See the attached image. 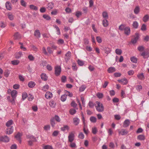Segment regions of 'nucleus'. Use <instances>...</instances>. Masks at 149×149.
<instances>
[{
	"mask_svg": "<svg viewBox=\"0 0 149 149\" xmlns=\"http://www.w3.org/2000/svg\"><path fill=\"white\" fill-rule=\"evenodd\" d=\"M95 106L96 110L99 112H102L104 110V107L102 104L99 101H96Z\"/></svg>",
	"mask_w": 149,
	"mask_h": 149,
	"instance_id": "f257e3e1",
	"label": "nucleus"
},
{
	"mask_svg": "<svg viewBox=\"0 0 149 149\" xmlns=\"http://www.w3.org/2000/svg\"><path fill=\"white\" fill-rule=\"evenodd\" d=\"M27 138L29 139L28 141V143L30 145H32L33 142L36 141V138L34 136L31 135H27Z\"/></svg>",
	"mask_w": 149,
	"mask_h": 149,
	"instance_id": "f03ea898",
	"label": "nucleus"
},
{
	"mask_svg": "<svg viewBox=\"0 0 149 149\" xmlns=\"http://www.w3.org/2000/svg\"><path fill=\"white\" fill-rule=\"evenodd\" d=\"M61 72V68L60 66H57L55 68V74L56 76L59 75Z\"/></svg>",
	"mask_w": 149,
	"mask_h": 149,
	"instance_id": "7ed1b4c3",
	"label": "nucleus"
},
{
	"mask_svg": "<svg viewBox=\"0 0 149 149\" xmlns=\"http://www.w3.org/2000/svg\"><path fill=\"white\" fill-rule=\"evenodd\" d=\"M118 131L119 135H125L128 134V132L127 130L122 129L121 130H118Z\"/></svg>",
	"mask_w": 149,
	"mask_h": 149,
	"instance_id": "20e7f679",
	"label": "nucleus"
},
{
	"mask_svg": "<svg viewBox=\"0 0 149 149\" xmlns=\"http://www.w3.org/2000/svg\"><path fill=\"white\" fill-rule=\"evenodd\" d=\"M74 134L72 132L69 133L68 136V141L70 142H72L74 140Z\"/></svg>",
	"mask_w": 149,
	"mask_h": 149,
	"instance_id": "39448f33",
	"label": "nucleus"
},
{
	"mask_svg": "<svg viewBox=\"0 0 149 149\" xmlns=\"http://www.w3.org/2000/svg\"><path fill=\"white\" fill-rule=\"evenodd\" d=\"M0 141L5 142H8L9 141V138L6 136L0 137Z\"/></svg>",
	"mask_w": 149,
	"mask_h": 149,
	"instance_id": "423d86ee",
	"label": "nucleus"
},
{
	"mask_svg": "<svg viewBox=\"0 0 149 149\" xmlns=\"http://www.w3.org/2000/svg\"><path fill=\"white\" fill-rule=\"evenodd\" d=\"M71 56V53L70 52L68 51L65 55L64 58L65 61L67 62L70 59Z\"/></svg>",
	"mask_w": 149,
	"mask_h": 149,
	"instance_id": "0eeeda50",
	"label": "nucleus"
},
{
	"mask_svg": "<svg viewBox=\"0 0 149 149\" xmlns=\"http://www.w3.org/2000/svg\"><path fill=\"white\" fill-rule=\"evenodd\" d=\"M139 38V33H136L134 38L132 40V43L133 44L136 43L137 41L138 40Z\"/></svg>",
	"mask_w": 149,
	"mask_h": 149,
	"instance_id": "6e6552de",
	"label": "nucleus"
},
{
	"mask_svg": "<svg viewBox=\"0 0 149 149\" xmlns=\"http://www.w3.org/2000/svg\"><path fill=\"white\" fill-rule=\"evenodd\" d=\"M53 96L52 93L50 92H47L45 95V97L47 99H49L52 97Z\"/></svg>",
	"mask_w": 149,
	"mask_h": 149,
	"instance_id": "1a4fd4ad",
	"label": "nucleus"
},
{
	"mask_svg": "<svg viewBox=\"0 0 149 149\" xmlns=\"http://www.w3.org/2000/svg\"><path fill=\"white\" fill-rule=\"evenodd\" d=\"M13 131V127L8 128L6 129V133L8 134H12Z\"/></svg>",
	"mask_w": 149,
	"mask_h": 149,
	"instance_id": "9d476101",
	"label": "nucleus"
},
{
	"mask_svg": "<svg viewBox=\"0 0 149 149\" xmlns=\"http://www.w3.org/2000/svg\"><path fill=\"white\" fill-rule=\"evenodd\" d=\"M125 33L127 35H128L130 33V29L128 27H126L124 29V30Z\"/></svg>",
	"mask_w": 149,
	"mask_h": 149,
	"instance_id": "9b49d317",
	"label": "nucleus"
},
{
	"mask_svg": "<svg viewBox=\"0 0 149 149\" xmlns=\"http://www.w3.org/2000/svg\"><path fill=\"white\" fill-rule=\"evenodd\" d=\"M118 81L119 83L123 85L126 84L128 82V80L126 78H124L120 80H118Z\"/></svg>",
	"mask_w": 149,
	"mask_h": 149,
	"instance_id": "f8f14e48",
	"label": "nucleus"
},
{
	"mask_svg": "<svg viewBox=\"0 0 149 149\" xmlns=\"http://www.w3.org/2000/svg\"><path fill=\"white\" fill-rule=\"evenodd\" d=\"M130 123V120L128 119H126L123 123V127H128L129 126Z\"/></svg>",
	"mask_w": 149,
	"mask_h": 149,
	"instance_id": "ddd939ff",
	"label": "nucleus"
},
{
	"mask_svg": "<svg viewBox=\"0 0 149 149\" xmlns=\"http://www.w3.org/2000/svg\"><path fill=\"white\" fill-rule=\"evenodd\" d=\"M17 92L15 90H13L11 92V95L12 98H16L17 96Z\"/></svg>",
	"mask_w": 149,
	"mask_h": 149,
	"instance_id": "4468645a",
	"label": "nucleus"
},
{
	"mask_svg": "<svg viewBox=\"0 0 149 149\" xmlns=\"http://www.w3.org/2000/svg\"><path fill=\"white\" fill-rule=\"evenodd\" d=\"M102 24L104 27H107L109 25V22L107 19H103L102 20Z\"/></svg>",
	"mask_w": 149,
	"mask_h": 149,
	"instance_id": "2eb2a0df",
	"label": "nucleus"
},
{
	"mask_svg": "<svg viewBox=\"0 0 149 149\" xmlns=\"http://www.w3.org/2000/svg\"><path fill=\"white\" fill-rule=\"evenodd\" d=\"M54 7V4L52 3H49L47 5V8L48 10H51Z\"/></svg>",
	"mask_w": 149,
	"mask_h": 149,
	"instance_id": "dca6fc26",
	"label": "nucleus"
},
{
	"mask_svg": "<svg viewBox=\"0 0 149 149\" xmlns=\"http://www.w3.org/2000/svg\"><path fill=\"white\" fill-rule=\"evenodd\" d=\"M102 16L103 19H108L109 18L108 14L106 11H104L102 13Z\"/></svg>",
	"mask_w": 149,
	"mask_h": 149,
	"instance_id": "f3484780",
	"label": "nucleus"
},
{
	"mask_svg": "<svg viewBox=\"0 0 149 149\" xmlns=\"http://www.w3.org/2000/svg\"><path fill=\"white\" fill-rule=\"evenodd\" d=\"M80 120L78 118L75 117L73 119V121L74 124L76 125H77L79 124Z\"/></svg>",
	"mask_w": 149,
	"mask_h": 149,
	"instance_id": "a211bd4d",
	"label": "nucleus"
},
{
	"mask_svg": "<svg viewBox=\"0 0 149 149\" xmlns=\"http://www.w3.org/2000/svg\"><path fill=\"white\" fill-rule=\"evenodd\" d=\"M34 35L38 38L40 37V33L39 30L37 29L35 30L34 32Z\"/></svg>",
	"mask_w": 149,
	"mask_h": 149,
	"instance_id": "6ab92c4d",
	"label": "nucleus"
},
{
	"mask_svg": "<svg viewBox=\"0 0 149 149\" xmlns=\"http://www.w3.org/2000/svg\"><path fill=\"white\" fill-rule=\"evenodd\" d=\"M23 54L22 52H19L16 53L15 54V58H16L19 59L20 57L22 56Z\"/></svg>",
	"mask_w": 149,
	"mask_h": 149,
	"instance_id": "aec40b11",
	"label": "nucleus"
},
{
	"mask_svg": "<svg viewBox=\"0 0 149 149\" xmlns=\"http://www.w3.org/2000/svg\"><path fill=\"white\" fill-rule=\"evenodd\" d=\"M138 78L140 80H143L144 79L145 77L143 73H139L137 75Z\"/></svg>",
	"mask_w": 149,
	"mask_h": 149,
	"instance_id": "412c9836",
	"label": "nucleus"
},
{
	"mask_svg": "<svg viewBox=\"0 0 149 149\" xmlns=\"http://www.w3.org/2000/svg\"><path fill=\"white\" fill-rule=\"evenodd\" d=\"M36 85V84L35 82L31 81L29 82L28 84V86L30 88H32L33 87Z\"/></svg>",
	"mask_w": 149,
	"mask_h": 149,
	"instance_id": "4be33fe9",
	"label": "nucleus"
},
{
	"mask_svg": "<svg viewBox=\"0 0 149 149\" xmlns=\"http://www.w3.org/2000/svg\"><path fill=\"white\" fill-rule=\"evenodd\" d=\"M116 71V69L114 67H110L108 69L107 71L109 73H113Z\"/></svg>",
	"mask_w": 149,
	"mask_h": 149,
	"instance_id": "5701e85b",
	"label": "nucleus"
},
{
	"mask_svg": "<svg viewBox=\"0 0 149 149\" xmlns=\"http://www.w3.org/2000/svg\"><path fill=\"white\" fill-rule=\"evenodd\" d=\"M22 136V134L19 132H18L15 136V138L19 141L20 143L21 142V140L20 139V137Z\"/></svg>",
	"mask_w": 149,
	"mask_h": 149,
	"instance_id": "b1692460",
	"label": "nucleus"
},
{
	"mask_svg": "<svg viewBox=\"0 0 149 149\" xmlns=\"http://www.w3.org/2000/svg\"><path fill=\"white\" fill-rule=\"evenodd\" d=\"M19 61L18 60H15L11 61V63L13 65H17L19 63Z\"/></svg>",
	"mask_w": 149,
	"mask_h": 149,
	"instance_id": "393cba45",
	"label": "nucleus"
},
{
	"mask_svg": "<svg viewBox=\"0 0 149 149\" xmlns=\"http://www.w3.org/2000/svg\"><path fill=\"white\" fill-rule=\"evenodd\" d=\"M13 123V121L12 120H10L7 122L6 125L8 128L10 127H11V125Z\"/></svg>",
	"mask_w": 149,
	"mask_h": 149,
	"instance_id": "a878e982",
	"label": "nucleus"
},
{
	"mask_svg": "<svg viewBox=\"0 0 149 149\" xmlns=\"http://www.w3.org/2000/svg\"><path fill=\"white\" fill-rule=\"evenodd\" d=\"M104 50L105 51V53L107 55L110 53L111 51L110 49L107 47H104Z\"/></svg>",
	"mask_w": 149,
	"mask_h": 149,
	"instance_id": "bb28decb",
	"label": "nucleus"
},
{
	"mask_svg": "<svg viewBox=\"0 0 149 149\" xmlns=\"http://www.w3.org/2000/svg\"><path fill=\"white\" fill-rule=\"evenodd\" d=\"M53 26L56 29L57 34L58 35H60L61 34V32L60 29L56 25H54Z\"/></svg>",
	"mask_w": 149,
	"mask_h": 149,
	"instance_id": "cd10ccee",
	"label": "nucleus"
},
{
	"mask_svg": "<svg viewBox=\"0 0 149 149\" xmlns=\"http://www.w3.org/2000/svg\"><path fill=\"white\" fill-rule=\"evenodd\" d=\"M149 19V16L148 15H145L143 18V21L145 22H147Z\"/></svg>",
	"mask_w": 149,
	"mask_h": 149,
	"instance_id": "c85d7f7f",
	"label": "nucleus"
},
{
	"mask_svg": "<svg viewBox=\"0 0 149 149\" xmlns=\"http://www.w3.org/2000/svg\"><path fill=\"white\" fill-rule=\"evenodd\" d=\"M6 8L9 10H10L12 9L10 3L8 2H7L6 3Z\"/></svg>",
	"mask_w": 149,
	"mask_h": 149,
	"instance_id": "c756f323",
	"label": "nucleus"
},
{
	"mask_svg": "<svg viewBox=\"0 0 149 149\" xmlns=\"http://www.w3.org/2000/svg\"><path fill=\"white\" fill-rule=\"evenodd\" d=\"M40 76L41 78L44 81H46L47 79V77L45 74H42Z\"/></svg>",
	"mask_w": 149,
	"mask_h": 149,
	"instance_id": "7c9ffc66",
	"label": "nucleus"
},
{
	"mask_svg": "<svg viewBox=\"0 0 149 149\" xmlns=\"http://www.w3.org/2000/svg\"><path fill=\"white\" fill-rule=\"evenodd\" d=\"M145 137L143 135H140L137 136V139L139 140H144Z\"/></svg>",
	"mask_w": 149,
	"mask_h": 149,
	"instance_id": "2f4dec72",
	"label": "nucleus"
},
{
	"mask_svg": "<svg viewBox=\"0 0 149 149\" xmlns=\"http://www.w3.org/2000/svg\"><path fill=\"white\" fill-rule=\"evenodd\" d=\"M76 110L73 108L70 109L69 111L71 115H74L76 113Z\"/></svg>",
	"mask_w": 149,
	"mask_h": 149,
	"instance_id": "473e14b6",
	"label": "nucleus"
},
{
	"mask_svg": "<svg viewBox=\"0 0 149 149\" xmlns=\"http://www.w3.org/2000/svg\"><path fill=\"white\" fill-rule=\"evenodd\" d=\"M132 26L134 28L137 29L139 26V24L137 21H135L133 22Z\"/></svg>",
	"mask_w": 149,
	"mask_h": 149,
	"instance_id": "72a5a7b5",
	"label": "nucleus"
},
{
	"mask_svg": "<svg viewBox=\"0 0 149 149\" xmlns=\"http://www.w3.org/2000/svg\"><path fill=\"white\" fill-rule=\"evenodd\" d=\"M87 126L86 125H84L83 130L84 133L86 134H88L89 133L88 130L87 128Z\"/></svg>",
	"mask_w": 149,
	"mask_h": 149,
	"instance_id": "f704fd0d",
	"label": "nucleus"
},
{
	"mask_svg": "<svg viewBox=\"0 0 149 149\" xmlns=\"http://www.w3.org/2000/svg\"><path fill=\"white\" fill-rule=\"evenodd\" d=\"M140 11V8L138 6H136L134 10V12L135 14H138Z\"/></svg>",
	"mask_w": 149,
	"mask_h": 149,
	"instance_id": "c9c22d12",
	"label": "nucleus"
},
{
	"mask_svg": "<svg viewBox=\"0 0 149 149\" xmlns=\"http://www.w3.org/2000/svg\"><path fill=\"white\" fill-rule=\"evenodd\" d=\"M69 129V127L67 125H65L63 127L61 128V130L64 131L66 130H68Z\"/></svg>",
	"mask_w": 149,
	"mask_h": 149,
	"instance_id": "e433bc0d",
	"label": "nucleus"
},
{
	"mask_svg": "<svg viewBox=\"0 0 149 149\" xmlns=\"http://www.w3.org/2000/svg\"><path fill=\"white\" fill-rule=\"evenodd\" d=\"M67 99L66 95L65 94L62 95L61 97V99L62 101L64 102Z\"/></svg>",
	"mask_w": 149,
	"mask_h": 149,
	"instance_id": "4c0bfd02",
	"label": "nucleus"
},
{
	"mask_svg": "<svg viewBox=\"0 0 149 149\" xmlns=\"http://www.w3.org/2000/svg\"><path fill=\"white\" fill-rule=\"evenodd\" d=\"M122 51L120 49H117L115 50L116 53L118 55H120L122 53Z\"/></svg>",
	"mask_w": 149,
	"mask_h": 149,
	"instance_id": "58836bf2",
	"label": "nucleus"
},
{
	"mask_svg": "<svg viewBox=\"0 0 149 149\" xmlns=\"http://www.w3.org/2000/svg\"><path fill=\"white\" fill-rule=\"evenodd\" d=\"M131 61L133 63H136L137 61V58L134 56L130 58Z\"/></svg>",
	"mask_w": 149,
	"mask_h": 149,
	"instance_id": "ea45409f",
	"label": "nucleus"
},
{
	"mask_svg": "<svg viewBox=\"0 0 149 149\" xmlns=\"http://www.w3.org/2000/svg\"><path fill=\"white\" fill-rule=\"evenodd\" d=\"M31 9L35 10H38V8L36 6L33 5H30L29 6Z\"/></svg>",
	"mask_w": 149,
	"mask_h": 149,
	"instance_id": "a19ab883",
	"label": "nucleus"
},
{
	"mask_svg": "<svg viewBox=\"0 0 149 149\" xmlns=\"http://www.w3.org/2000/svg\"><path fill=\"white\" fill-rule=\"evenodd\" d=\"M50 123L52 126L54 127L55 125V120L54 118H52L50 120Z\"/></svg>",
	"mask_w": 149,
	"mask_h": 149,
	"instance_id": "79ce46f5",
	"label": "nucleus"
},
{
	"mask_svg": "<svg viewBox=\"0 0 149 149\" xmlns=\"http://www.w3.org/2000/svg\"><path fill=\"white\" fill-rule=\"evenodd\" d=\"M96 96L99 99H101L103 97V95L102 93H98L96 94Z\"/></svg>",
	"mask_w": 149,
	"mask_h": 149,
	"instance_id": "37998d69",
	"label": "nucleus"
},
{
	"mask_svg": "<svg viewBox=\"0 0 149 149\" xmlns=\"http://www.w3.org/2000/svg\"><path fill=\"white\" fill-rule=\"evenodd\" d=\"M90 120L91 121L92 123H95L96 121V118L94 116L91 117Z\"/></svg>",
	"mask_w": 149,
	"mask_h": 149,
	"instance_id": "c03bdc74",
	"label": "nucleus"
},
{
	"mask_svg": "<svg viewBox=\"0 0 149 149\" xmlns=\"http://www.w3.org/2000/svg\"><path fill=\"white\" fill-rule=\"evenodd\" d=\"M65 93V95H66V96H68L70 97H72L73 96L72 94L68 91H66Z\"/></svg>",
	"mask_w": 149,
	"mask_h": 149,
	"instance_id": "a18cd8bd",
	"label": "nucleus"
},
{
	"mask_svg": "<svg viewBox=\"0 0 149 149\" xmlns=\"http://www.w3.org/2000/svg\"><path fill=\"white\" fill-rule=\"evenodd\" d=\"M50 127L49 125H46L44 127V129L45 130L48 131L50 130Z\"/></svg>",
	"mask_w": 149,
	"mask_h": 149,
	"instance_id": "49530a36",
	"label": "nucleus"
},
{
	"mask_svg": "<svg viewBox=\"0 0 149 149\" xmlns=\"http://www.w3.org/2000/svg\"><path fill=\"white\" fill-rule=\"evenodd\" d=\"M72 67L73 70L74 71H76L77 70V67L75 63L74 62L72 64Z\"/></svg>",
	"mask_w": 149,
	"mask_h": 149,
	"instance_id": "de8ad7c7",
	"label": "nucleus"
},
{
	"mask_svg": "<svg viewBox=\"0 0 149 149\" xmlns=\"http://www.w3.org/2000/svg\"><path fill=\"white\" fill-rule=\"evenodd\" d=\"M71 105L73 107L76 108V109H78V108L77 107V104L75 103V102L73 101L72 102L71 104Z\"/></svg>",
	"mask_w": 149,
	"mask_h": 149,
	"instance_id": "09e8293b",
	"label": "nucleus"
},
{
	"mask_svg": "<svg viewBox=\"0 0 149 149\" xmlns=\"http://www.w3.org/2000/svg\"><path fill=\"white\" fill-rule=\"evenodd\" d=\"M86 88V86L85 85H83L79 88V90L81 92L83 91Z\"/></svg>",
	"mask_w": 149,
	"mask_h": 149,
	"instance_id": "8fccbe9b",
	"label": "nucleus"
},
{
	"mask_svg": "<svg viewBox=\"0 0 149 149\" xmlns=\"http://www.w3.org/2000/svg\"><path fill=\"white\" fill-rule=\"evenodd\" d=\"M8 17L9 19L11 20H13L14 19V16L11 13H9L8 14Z\"/></svg>",
	"mask_w": 149,
	"mask_h": 149,
	"instance_id": "3c124183",
	"label": "nucleus"
},
{
	"mask_svg": "<svg viewBox=\"0 0 149 149\" xmlns=\"http://www.w3.org/2000/svg\"><path fill=\"white\" fill-rule=\"evenodd\" d=\"M43 149H53L52 147L51 146L47 145L44 146L43 147Z\"/></svg>",
	"mask_w": 149,
	"mask_h": 149,
	"instance_id": "603ef678",
	"label": "nucleus"
},
{
	"mask_svg": "<svg viewBox=\"0 0 149 149\" xmlns=\"http://www.w3.org/2000/svg\"><path fill=\"white\" fill-rule=\"evenodd\" d=\"M22 96L23 100H24L27 96V93L25 92H23L22 93Z\"/></svg>",
	"mask_w": 149,
	"mask_h": 149,
	"instance_id": "864d4df0",
	"label": "nucleus"
},
{
	"mask_svg": "<svg viewBox=\"0 0 149 149\" xmlns=\"http://www.w3.org/2000/svg\"><path fill=\"white\" fill-rule=\"evenodd\" d=\"M19 78L20 81H24V77L21 74H19Z\"/></svg>",
	"mask_w": 149,
	"mask_h": 149,
	"instance_id": "5fc2aeb1",
	"label": "nucleus"
},
{
	"mask_svg": "<svg viewBox=\"0 0 149 149\" xmlns=\"http://www.w3.org/2000/svg\"><path fill=\"white\" fill-rule=\"evenodd\" d=\"M142 86L141 85H138L136 86V90L139 92L142 89Z\"/></svg>",
	"mask_w": 149,
	"mask_h": 149,
	"instance_id": "6e6d98bb",
	"label": "nucleus"
},
{
	"mask_svg": "<svg viewBox=\"0 0 149 149\" xmlns=\"http://www.w3.org/2000/svg\"><path fill=\"white\" fill-rule=\"evenodd\" d=\"M28 58L30 61H33L34 59V58L33 56L31 54H29L28 56Z\"/></svg>",
	"mask_w": 149,
	"mask_h": 149,
	"instance_id": "4d7b16f0",
	"label": "nucleus"
},
{
	"mask_svg": "<svg viewBox=\"0 0 149 149\" xmlns=\"http://www.w3.org/2000/svg\"><path fill=\"white\" fill-rule=\"evenodd\" d=\"M125 27L124 24H122L119 26V29L120 31L124 30V29Z\"/></svg>",
	"mask_w": 149,
	"mask_h": 149,
	"instance_id": "13d9d810",
	"label": "nucleus"
},
{
	"mask_svg": "<svg viewBox=\"0 0 149 149\" xmlns=\"http://www.w3.org/2000/svg\"><path fill=\"white\" fill-rule=\"evenodd\" d=\"M10 71L9 70H6L5 71L4 73L5 76L6 77H8L9 76L10 74Z\"/></svg>",
	"mask_w": 149,
	"mask_h": 149,
	"instance_id": "bf43d9fd",
	"label": "nucleus"
},
{
	"mask_svg": "<svg viewBox=\"0 0 149 149\" xmlns=\"http://www.w3.org/2000/svg\"><path fill=\"white\" fill-rule=\"evenodd\" d=\"M49 105L52 107H54L55 106V103L54 101H52L49 102Z\"/></svg>",
	"mask_w": 149,
	"mask_h": 149,
	"instance_id": "052dcab7",
	"label": "nucleus"
},
{
	"mask_svg": "<svg viewBox=\"0 0 149 149\" xmlns=\"http://www.w3.org/2000/svg\"><path fill=\"white\" fill-rule=\"evenodd\" d=\"M6 24L3 22L1 21L0 22V27L3 28H4L6 26Z\"/></svg>",
	"mask_w": 149,
	"mask_h": 149,
	"instance_id": "680f3d73",
	"label": "nucleus"
},
{
	"mask_svg": "<svg viewBox=\"0 0 149 149\" xmlns=\"http://www.w3.org/2000/svg\"><path fill=\"white\" fill-rule=\"evenodd\" d=\"M70 146L72 148H76V145L75 143L70 142Z\"/></svg>",
	"mask_w": 149,
	"mask_h": 149,
	"instance_id": "e2e57ef3",
	"label": "nucleus"
},
{
	"mask_svg": "<svg viewBox=\"0 0 149 149\" xmlns=\"http://www.w3.org/2000/svg\"><path fill=\"white\" fill-rule=\"evenodd\" d=\"M57 122H59L61 121V119L60 117L56 115L54 118Z\"/></svg>",
	"mask_w": 149,
	"mask_h": 149,
	"instance_id": "0e129e2a",
	"label": "nucleus"
},
{
	"mask_svg": "<svg viewBox=\"0 0 149 149\" xmlns=\"http://www.w3.org/2000/svg\"><path fill=\"white\" fill-rule=\"evenodd\" d=\"M84 137V136L82 132H80L79 133V138L83 139Z\"/></svg>",
	"mask_w": 149,
	"mask_h": 149,
	"instance_id": "69168bd1",
	"label": "nucleus"
},
{
	"mask_svg": "<svg viewBox=\"0 0 149 149\" xmlns=\"http://www.w3.org/2000/svg\"><path fill=\"white\" fill-rule=\"evenodd\" d=\"M146 25L144 24L142 25L141 28V30L142 31H144L146 30Z\"/></svg>",
	"mask_w": 149,
	"mask_h": 149,
	"instance_id": "338daca9",
	"label": "nucleus"
},
{
	"mask_svg": "<svg viewBox=\"0 0 149 149\" xmlns=\"http://www.w3.org/2000/svg\"><path fill=\"white\" fill-rule=\"evenodd\" d=\"M144 48L143 46H140L138 47V49L140 52L143 51L144 50Z\"/></svg>",
	"mask_w": 149,
	"mask_h": 149,
	"instance_id": "774afa93",
	"label": "nucleus"
}]
</instances>
